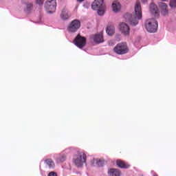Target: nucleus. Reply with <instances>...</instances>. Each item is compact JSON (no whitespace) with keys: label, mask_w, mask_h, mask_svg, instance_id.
<instances>
[{"label":"nucleus","mask_w":176,"mask_h":176,"mask_svg":"<svg viewBox=\"0 0 176 176\" xmlns=\"http://www.w3.org/2000/svg\"><path fill=\"white\" fill-rule=\"evenodd\" d=\"M124 17L126 21L130 23L131 25H137V24H138V21L142 19L141 3H140V1H136L133 14L127 13L124 14Z\"/></svg>","instance_id":"obj_1"},{"label":"nucleus","mask_w":176,"mask_h":176,"mask_svg":"<svg viewBox=\"0 0 176 176\" xmlns=\"http://www.w3.org/2000/svg\"><path fill=\"white\" fill-rule=\"evenodd\" d=\"M144 25L148 32H156L157 31V21L155 19L146 20Z\"/></svg>","instance_id":"obj_2"},{"label":"nucleus","mask_w":176,"mask_h":176,"mask_svg":"<svg viewBox=\"0 0 176 176\" xmlns=\"http://www.w3.org/2000/svg\"><path fill=\"white\" fill-rule=\"evenodd\" d=\"M117 54H126L129 53V47L126 43H118L113 49Z\"/></svg>","instance_id":"obj_3"},{"label":"nucleus","mask_w":176,"mask_h":176,"mask_svg":"<svg viewBox=\"0 0 176 176\" xmlns=\"http://www.w3.org/2000/svg\"><path fill=\"white\" fill-rule=\"evenodd\" d=\"M57 8V2L56 0H47L45 3V8L48 13H54Z\"/></svg>","instance_id":"obj_4"},{"label":"nucleus","mask_w":176,"mask_h":176,"mask_svg":"<svg viewBox=\"0 0 176 176\" xmlns=\"http://www.w3.org/2000/svg\"><path fill=\"white\" fill-rule=\"evenodd\" d=\"M73 43L77 47H79L80 49H83L85 46H86V38L80 34H78L75 39L74 40Z\"/></svg>","instance_id":"obj_5"},{"label":"nucleus","mask_w":176,"mask_h":176,"mask_svg":"<svg viewBox=\"0 0 176 176\" xmlns=\"http://www.w3.org/2000/svg\"><path fill=\"white\" fill-rule=\"evenodd\" d=\"M74 163L76 167H82L85 163H86V155L83 154H79L76 156L74 160Z\"/></svg>","instance_id":"obj_6"},{"label":"nucleus","mask_w":176,"mask_h":176,"mask_svg":"<svg viewBox=\"0 0 176 176\" xmlns=\"http://www.w3.org/2000/svg\"><path fill=\"white\" fill-rule=\"evenodd\" d=\"M79 28H80V21L75 19L69 24L67 30L69 32H76Z\"/></svg>","instance_id":"obj_7"},{"label":"nucleus","mask_w":176,"mask_h":176,"mask_svg":"<svg viewBox=\"0 0 176 176\" xmlns=\"http://www.w3.org/2000/svg\"><path fill=\"white\" fill-rule=\"evenodd\" d=\"M120 31L125 36L130 35V27L126 23H122L120 24Z\"/></svg>","instance_id":"obj_8"},{"label":"nucleus","mask_w":176,"mask_h":176,"mask_svg":"<svg viewBox=\"0 0 176 176\" xmlns=\"http://www.w3.org/2000/svg\"><path fill=\"white\" fill-rule=\"evenodd\" d=\"M60 16L61 20L67 21L71 19L72 15L68 9H67V8L65 7L62 9Z\"/></svg>","instance_id":"obj_9"},{"label":"nucleus","mask_w":176,"mask_h":176,"mask_svg":"<svg viewBox=\"0 0 176 176\" xmlns=\"http://www.w3.org/2000/svg\"><path fill=\"white\" fill-rule=\"evenodd\" d=\"M104 7V0H95L91 5L93 10H98V9Z\"/></svg>","instance_id":"obj_10"},{"label":"nucleus","mask_w":176,"mask_h":176,"mask_svg":"<svg viewBox=\"0 0 176 176\" xmlns=\"http://www.w3.org/2000/svg\"><path fill=\"white\" fill-rule=\"evenodd\" d=\"M150 12L155 16L157 19H159V8H157V6L156 4L151 3L150 4Z\"/></svg>","instance_id":"obj_11"},{"label":"nucleus","mask_w":176,"mask_h":176,"mask_svg":"<svg viewBox=\"0 0 176 176\" xmlns=\"http://www.w3.org/2000/svg\"><path fill=\"white\" fill-rule=\"evenodd\" d=\"M159 8L162 10L161 13L163 14V16H167L168 14V9L167 8V4L166 3L160 2L158 3Z\"/></svg>","instance_id":"obj_12"},{"label":"nucleus","mask_w":176,"mask_h":176,"mask_svg":"<svg viewBox=\"0 0 176 176\" xmlns=\"http://www.w3.org/2000/svg\"><path fill=\"white\" fill-rule=\"evenodd\" d=\"M91 38L94 39V41L96 43H102V42H104V36H102V33L92 35Z\"/></svg>","instance_id":"obj_13"},{"label":"nucleus","mask_w":176,"mask_h":176,"mask_svg":"<svg viewBox=\"0 0 176 176\" xmlns=\"http://www.w3.org/2000/svg\"><path fill=\"white\" fill-rule=\"evenodd\" d=\"M91 164L94 167H102L104 166V160L94 159L91 160Z\"/></svg>","instance_id":"obj_14"},{"label":"nucleus","mask_w":176,"mask_h":176,"mask_svg":"<svg viewBox=\"0 0 176 176\" xmlns=\"http://www.w3.org/2000/svg\"><path fill=\"white\" fill-rule=\"evenodd\" d=\"M116 164L118 167H120V168H129L130 167V165H129V164L120 160L116 161Z\"/></svg>","instance_id":"obj_15"},{"label":"nucleus","mask_w":176,"mask_h":176,"mask_svg":"<svg viewBox=\"0 0 176 176\" xmlns=\"http://www.w3.org/2000/svg\"><path fill=\"white\" fill-rule=\"evenodd\" d=\"M112 8H113V10L116 13H118V12L120 11L122 6H120V3H119L118 1H115L112 3Z\"/></svg>","instance_id":"obj_16"},{"label":"nucleus","mask_w":176,"mask_h":176,"mask_svg":"<svg viewBox=\"0 0 176 176\" xmlns=\"http://www.w3.org/2000/svg\"><path fill=\"white\" fill-rule=\"evenodd\" d=\"M110 176H120V171L118 169L111 168L108 171Z\"/></svg>","instance_id":"obj_17"},{"label":"nucleus","mask_w":176,"mask_h":176,"mask_svg":"<svg viewBox=\"0 0 176 176\" xmlns=\"http://www.w3.org/2000/svg\"><path fill=\"white\" fill-rule=\"evenodd\" d=\"M106 32L107 34H108V35L112 36V35L115 34V27H113V25L107 26V28L106 29Z\"/></svg>","instance_id":"obj_18"},{"label":"nucleus","mask_w":176,"mask_h":176,"mask_svg":"<svg viewBox=\"0 0 176 176\" xmlns=\"http://www.w3.org/2000/svg\"><path fill=\"white\" fill-rule=\"evenodd\" d=\"M45 163L48 166L49 168H53L54 167V162L52 159L45 160Z\"/></svg>","instance_id":"obj_19"},{"label":"nucleus","mask_w":176,"mask_h":176,"mask_svg":"<svg viewBox=\"0 0 176 176\" xmlns=\"http://www.w3.org/2000/svg\"><path fill=\"white\" fill-rule=\"evenodd\" d=\"M34 8V4L32 3H26V10L27 12H31Z\"/></svg>","instance_id":"obj_20"},{"label":"nucleus","mask_w":176,"mask_h":176,"mask_svg":"<svg viewBox=\"0 0 176 176\" xmlns=\"http://www.w3.org/2000/svg\"><path fill=\"white\" fill-rule=\"evenodd\" d=\"M105 13V7H102L98 9V14L99 16H102Z\"/></svg>","instance_id":"obj_21"},{"label":"nucleus","mask_w":176,"mask_h":176,"mask_svg":"<svg viewBox=\"0 0 176 176\" xmlns=\"http://www.w3.org/2000/svg\"><path fill=\"white\" fill-rule=\"evenodd\" d=\"M66 157L67 156L65 154H61L60 157H58V160H59V162H65Z\"/></svg>","instance_id":"obj_22"},{"label":"nucleus","mask_w":176,"mask_h":176,"mask_svg":"<svg viewBox=\"0 0 176 176\" xmlns=\"http://www.w3.org/2000/svg\"><path fill=\"white\" fill-rule=\"evenodd\" d=\"M170 8H176V0H171L170 1Z\"/></svg>","instance_id":"obj_23"},{"label":"nucleus","mask_w":176,"mask_h":176,"mask_svg":"<svg viewBox=\"0 0 176 176\" xmlns=\"http://www.w3.org/2000/svg\"><path fill=\"white\" fill-rule=\"evenodd\" d=\"M44 2L45 0H36V3H37V5H43Z\"/></svg>","instance_id":"obj_24"},{"label":"nucleus","mask_w":176,"mask_h":176,"mask_svg":"<svg viewBox=\"0 0 176 176\" xmlns=\"http://www.w3.org/2000/svg\"><path fill=\"white\" fill-rule=\"evenodd\" d=\"M48 176H57V173L56 172H51L48 174Z\"/></svg>","instance_id":"obj_25"},{"label":"nucleus","mask_w":176,"mask_h":176,"mask_svg":"<svg viewBox=\"0 0 176 176\" xmlns=\"http://www.w3.org/2000/svg\"><path fill=\"white\" fill-rule=\"evenodd\" d=\"M78 2H83L85 0H77Z\"/></svg>","instance_id":"obj_26"},{"label":"nucleus","mask_w":176,"mask_h":176,"mask_svg":"<svg viewBox=\"0 0 176 176\" xmlns=\"http://www.w3.org/2000/svg\"><path fill=\"white\" fill-rule=\"evenodd\" d=\"M153 176H158L156 173H153Z\"/></svg>","instance_id":"obj_27"},{"label":"nucleus","mask_w":176,"mask_h":176,"mask_svg":"<svg viewBox=\"0 0 176 176\" xmlns=\"http://www.w3.org/2000/svg\"><path fill=\"white\" fill-rule=\"evenodd\" d=\"M161 1H166V0H161Z\"/></svg>","instance_id":"obj_28"}]
</instances>
